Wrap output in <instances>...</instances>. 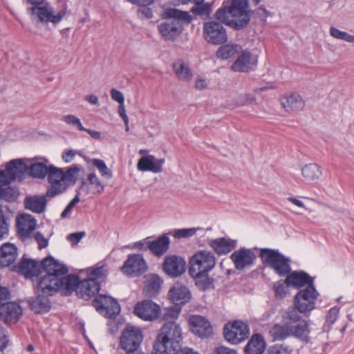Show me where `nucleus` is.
Returning a JSON list of instances; mask_svg holds the SVG:
<instances>
[{
  "mask_svg": "<svg viewBox=\"0 0 354 354\" xmlns=\"http://www.w3.org/2000/svg\"><path fill=\"white\" fill-rule=\"evenodd\" d=\"M250 10L246 0H233L230 6L224 5L216 12L220 21L236 29L245 28L250 20Z\"/></svg>",
  "mask_w": 354,
  "mask_h": 354,
  "instance_id": "1",
  "label": "nucleus"
},
{
  "mask_svg": "<svg viewBox=\"0 0 354 354\" xmlns=\"http://www.w3.org/2000/svg\"><path fill=\"white\" fill-rule=\"evenodd\" d=\"M183 339V330L176 322H167L160 329L153 344V354H174Z\"/></svg>",
  "mask_w": 354,
  "mask_h": 354,
  "instance_id": "2",
  "label": "nucleus"
},
{
  "mask_svg": "<svg viewBox=\"0 0 354 354\" xmlns=\"http://www.w3.org/2000/svg\"><path fill=\"white\" fill-rule=\"evenodd\" d=\"M165 21L160 23L158 30L165 40L174 41L178 37L183 30L181 21L189 23L191 16L187 12H183L176 8H167L162 14Z\"/></svg>",
  "mask_w": 354,
  "mask_h": 354,
  "instance_id": "3",
  "label": "nucleus"
},
{
  "mask_svg": "<svg viewBox=\"0 0 354 354\" xmlns=\"http://www.w3.org/2000/svg\"><path fill=\"white\" fill-rule=\"evenodd\" d=\"M216 259L209 250H202L196 252L189 261V274L196 280V283L205 289L208 283V273L215 267Z\"/></svg>",
  "mask_w": 354,
  "mask_h": 354,
  "instance_id": "4",
  "label": "nucleus"
},
{
  "mask_svg": "<svg viewBox=\"0 0 354 354\" xmlns=\"http://www.w3.org/2000/svg\"><path fill=\"white\" fill-rule=\"evenodd\" d=\"M80 171V169L77 166L71 167L64 171L62 169L50 165L48 174L50 187L46 192V196L53 197L64 192L69 185L75 183Z\"/></svg>",
  "mask_w": 354,
  "mask_h": 354,
  "instance_id": "5",
  "label": "nucleus"
},
{
  "mask_svg": "<svg viewBox=\"0 0 354 354\" xmlns=\"http://www.w3.org/2000/svg\"><path fill=\"white\" fill-rule=\"evenodd\" d=\"M260 257L267 266L274 270L280 277L286 276L291 270L290 259L279 252L278 250L261 249Z\"/></svg>",
  "mask_w": 354,
  "mask_h": 354,
  "instance_id": "6",
  "label": "nucleus"
},
{
  "mask_svg": "<svg viewBox=\"0 0 354 354\" xmlns=\"http://www.w3.org/2000/svg\"><path fill=\"white\" fill-rule=\"evenodd\" d=\"M32 21L37 25L39 24L52 23L57 24L60 22L64 15V13L56 12L53 8L48 6H34L28 8Z\"/></svg>",
  "mask_w": 354,
  "mask_h": 354,
  "instance_id": "7",
  "label": "nucleus"
},
{
  "mask_svg": "<svg viewBox=\"0 0 354 354\" xmlns=\"http://www.w3.org/2000/svg\"><path fill=\"white\" fill-rule=\"evenodd\" d=\"M319 292L313 284H309L306 288L300 290L295 296V305L299 312L306 313L315 308Z\"/></svg>",
  "mask_w": 354,
  "mask_h": 354,
  "instance_id": "8",
  "label": "nucleus"
},
{
  "mask_svg": "<svg viewBox=\"0 0 354 354\" xmlns=\"http://www.w3.org/2000/svg\"><path fill=\"white\" fill-rule=\"evenodd\" d=\"M224 337L229 343L237 344L249 335V328L246 324L241 321H234L225 324L223 329Z\"/></svg>",
  "mask_w": 354,
  "mask_h": 354,
  "instance_id": "9",
  "label": "nucleus"
},
{
  "mask_svg": "<svg viewBox=\"0 0 354 354\" xmlns=\"http://www.w3.org/2000/svg\"><path fill=\"white\" fill-rule=\"evenodd\" d=\"M203 35L208 43L214 45H218L227 41L225 28L221 24L214 21L204 24Z\"/></svg>",
  "mask_w": 354,
  "mask_h": 354,
  "instance_id": "10",
  "label": "nucleus"
},
{
  "mask_svg": "<svg viewBox=\"0 0 354 354\" xmlns=\"http://www.w3.org/2000/svg\"><path fill=\"white\" fill-rule=\"evenodd\" d=\"M142 340L140 330L129 326L123 330L120 337V345L127 353L136 351Z\"/></svg>",
  "mask_w": 354,
  "mask_h": 354,
  "instance_id": "11",
  "label": "nucleus"
},
{
  "mask_svg": "<svg viewBox=\"0 0 354 354\" xmlns=\"http://www.w3.org/2000/svg\"><path fill=\"white\" fill-rule=\"evenodd\" d=\"M93 305L100 314L108 318L117 315L120 311L117 301L104 295L97 296L93 300Z\"/></svg>",
  "mask_w": 354,
  "mask_h": 354,
  "instance_id": "12",
  "label": "nucleus"
},
{
  "mask_svg": "<svg viewBox=\"0 0 354 354\" xmlns=\"http://www.w3.org/2000/svg\"><path fill=\"white\" fill-rule=\"evenodd\" d=\"M135 314L145 321L152 322L157 319L161 314L159 305L151 300H143L138 302L134 307Z\"/></svg>",
  "mask_w": 354,
  "mask_h": 354,
  "instance_id": "13",
  "label": "nucleus"
},
{
  "mask_svg": "<svg viewBox=\"0 0 354 354\" xmlns=\"http://www.w3.org/2000/svg\"><path fill=\"white\" fill-rule=\"evenodd\" d=\"M28 166L20 160L10 161L4 171L0 172V184L6 185L12 181L21 178L22 174L27 171Z\"/></svg>",
  "mask_w": 354,
  "mask_h": 354,
  "instance_id": "14",
  "label": "nucleus"
},
{
  "mask_svg": "<svg viewBox=\"0 0 354 354\" xmlns=\"http://www.w3.org/2000/svg\"><path fill=\"white\" fill-rule=\"evenodd\" d=\"M147 270V263L140 254H131L121 268L122 272L130 277H135L145 272Z\"/></svg>",
  "mask_w": 354,
  "mask_h": 354,
  "instance_id": "15",
  "label": "nucleus"
},
{
  "mask_svg": "<svg viewBox=\"0 0 354 354\" xmlns=\"http://www.w3.org/2000/svg\"><path fill=\"white\" fill-rule=\"evenodd\" d=\"M104 186L95 173H89L82 180L79 187V194L83 196L100 194L103 192Z\"/></svg>",
  "mask_w": 354,
  "mask_h": 354,
  "instance_id": "16",
  "label": "nucleus"
},
{
  "mask_svg": "<svg viewBox=\"0 0 354 354\" xmlns=\"http://www.w3.org/2000/svg\"><path fill=\"white\" fill-rule=\"evenodd\" d=\"M163 270L170 277H179L186 270V261L183 257L179 256H168L165 259Z\"/></svg>",
  "mask_w": 354,
  "mask_h": 354,
  "instance_id": "17",
  "label": "nucleus"
},
{
  "mask_svg": "<svg viewBox=\"0 0 354 354\" xmlns=\"http://www.w3.org/2000/svg\"><path fill=\"white\" fill-rule=\"evenodd\" d=\"M230 258L237 270H243L251 266L254 263L256 255L250 249L241 248L234 251Z\"/></svg>",
  "mask_w": 354,
  "mask_h": 354,
  "instance_id": "18",
  "label": "nucleus"
},
{
  "mask_svg": "<svg viewBox=\"0 0 354 354\" xmlns=\"http://www.w3.org/2000/svg\"><path fill=\"white\" fill-rule=\"evenodd\" d=\"M59 278L44 274L37 282V293L52 295L59 290Z\"/></svg>",
  "mask_w": 354,
  "mask_h": 354,
  "instance_id": "19",
  "label": "nucleus"
},
{
  "mask_svg": "<svg viewBox=\"0 0 354 354\" xmlns=\"http://www.w3.org/2000/svg\"><path fill=\"white\" fill-rule=\"evenodd\" d=\"M189 324L192 333L201 337H209L212 333L208 320L201 315H192L189 319Z\"/></svg>",
  "mask_w": 354,
  "mask_h": 354,
  "instance_id": "20",
  "label": "nucleus"
},
{
  "mask_svg": "<svg viewBox=\"0 0 354 354\" xmlns=\"http://www.w3.org/2000/svg\"><path fill=\"white\" fill-rule=\"evenodd\" d=\"M257 57L251 53L245 51L239 55L231 66L234 72H248L257 65Z\"/></svg>",
  "mask_w": 354,
  "mask_h": 354,
  "instance_id": "21",
  "label": "nucleus"
},
{
  "mask_svg": "<svg viewBox=\"0 0 354 354\" xmlns=\"http://www.w3.org/2000/svg\"><path fill=\"white\" fill-rule=\"evenodd\" d=\"M164 158L158 159L151 155L141 157L137 164V168L140 171H151L155 174L162 171V165L165 163Z\"/></svg>",
  "mask_w": 354,
  "mask_h": 354,
  "instance_id": "22",
  "label": "nucleus"
},
{
  "mask_svg": "<svg viewBox=\"0 0 354 354\" xmlns=\"http://www.w3.org/2000/svg\"><path fill=\"white\" fill-rule=\"evenodd\" d=\"M22 314L21 306L15 302H9L0 306V319L6 324L17 322Z\"/></svg>",
  "mask_w": 354,
  "mask_h": 354,
  "instance_id": "23",
  "label": "nucleus"
},
{
  "mask_svg": "<svg viewBox=\"0 0 354 354\" xmlns=\"http://www.w3.org/2000/svg\"><path fill=\"white\" fill-rule=\"evenodd\" d=\"M100 290V284L93 279L80 281L76 288V293L79 297L88 299Z\"/></svg>",
  "mask_w": 354,
  "mask_h": 354,
  "instance_id": "24",
  "label": "nucleus"
},
{
  "mask_svg": "<svg viewBox=\"0 0 354 354\" xmlns=\"http://www.w3.org/2000/svg\"><path fill=\"white\" fill-rule=\"evenodd\" d=\"M42 267L45 274L53 275L57 278L65 275L68 272L65 266L59 263L57 261L51 257L46 258L43 260Z\"/></svg>",
  "mask_w": 354,
  "mask_h": 354,
  "instance_id": "25",
  "label": "nucleus"
},
{
  "mask_svg": "<svg viewBox=\"0 0 354 354\" xmlns=\"http://www.w3.org/2000/svg\"><path fill=\"white\" fill-rule=\"evenodd\" d=\"M17 225L20 235L27 236L36 228L37 221L33 216L24 214L17 218Z\"/></svg>",
  "mask_w": 354,
  "mask_h": 354,
  "instance_id": "26",
  "label": "nucleus"
},
{
  "mask_svg": "<svg viewBox=\"0 0 354 354\" xmlns=\"http://www.w3.org/2000/svg\"><path fill=\"white\" fill-rule=\"evenodd\" d=\"M280 102L283 108L288 112L302 110L305 106L301 96L296 93L282 97Z\"/></svg>",
  "mask_w": 354,
  "mask_h": 354,
  "instance_id": "27",
  "label": "nucleus"
},
{
  "mask_svg": "<svg viewBox=\"0 0 354 354\" xmlns=\"http://www.w3.org/2000/svg\"><path fill=\"white\" fill-rule=\"evenodd\" d=\"M17 257V248L13 244L6 243L0 248V268L7 267L14 263Z\"/></svg>",
  "mask_w": 354,
  "mask_h": 354,
  "instance_id": "28",
  "label": "nucleus"
},
{
  "mask_svg": "<svg viewBox=\"0 0 354 354\" xmlns=\"http://www.w3.org/2000/svg\"><path fill=\"white\" fill-rule=\"evenodd\" d=\"M286 276L287 284L295 288H300L304 286H308L309 284H313L310 276L304 272H290Z\"/></svg>",
  "mask_w": 354,
  "mask_h": 354,
  "instance_id": "29",
  "label": "nucleus"
},
{
  "mask_svg": "<svg viewBox=\"0 0 354 354\" xmlns=\"http://www.w3.org/2000/svg\"><path fill=\"white\" fill-rule=\"evenodd\" d=\"M169 297L174 304L180 305L190 299V293L185 286L176 283L169 290Z\"/></svg>",
  "mask_w": 354,
  "mask_h": 354,
  "instance_id": "30",
  "label": "nucleus"
},
{
  "mask_svg": "<svg viewBox=\"0 0 354 354\" xmlns=\"http://www.w3.org/2000/svg\"><path fill=\"white\" fill-rule=\"evenodd\" d=\"M301 174L308 182H317L321 178L323 170L317 163H308L301 168Z\"/></svg>",
  "mask_w": 354,
  "mask_h": 354,
  "instance_id": "31",
  "label": "nucleus"
},
{
  "mask_svg": "<svg viewBox=\"0 0 354 354\" xmlns=\"http://www.w3.org/2000/svg\"><path fill=\"white\" fill-rule=\"evenodd\" d=\"M40 268L41 266L38 262L29 259H23L17 267V271L25 277L29 278L37 275Z\"/></svg>",
  "mask_w": 354,
  "mask_h": 354,
  "instance_id": "32",
  "label": "nucleus"
},
{
  "mask_svg": "<svg viewBox=\"0 0 354 354\" xmlns=\"http://www.w3.org/2000/svg\"><path fill=\"white\" fill-rule=\"evenodd\" d=\"M266 348V342L259 334L253 335L245 348V354H262Z\"/></svg>",
  "mask_w": 354,
  "mask_h": 354,
  "instance_id": "33",
  "label": "nucleus"
},
{
  "mask_svg": "<svg viewBox=\"0 0 354 354\" xmlns=\"http://www.w3.org/2000/svg\"><path fill=\"white\" fill-rule=\"evenodd\" d=\"M25 207L35 213H41L46 205L44 196H28L24 201Z\"/></svg>",
  "mask_w": 354,
  "mask_h": 354,
  "instance_id": "34",
  "label": "nucleus"
},
{
  "mask_svg": "<svg viewBox=\"0 0 354 354\" xmlns=\"http://www.w3.org/2000/svg\"><path fill=\"white\" fill-rule=\"evenodd\" d=\"M209 244L210 247L220 255L230 252L234 248V242L225 238L212 240Z\"/></svg>",
  "mask_w": 354,
  "mask_h": 354,
  "instance_id": "35",
  "label": "nucleus"
},
{
  "mask_svg": "<svg viewBox=\"0 0 354 354\" xmlns=\"http://www.w3.org/2000/svg\"><path fill=\"white\" fill-rule=\"evenodd\" d=\"M47 162V160L44 162H32L28 166L27 172L33 178L43 179L48 175L50 169V165L48 166Z\"/></svg>",
  "mask_w": 354,
  "mask_h": 354,
  "instance_id": "36",
  "label": "nucleus"
},
{
  "mask_svg": "<svg viewBox=\"0 0 354 354\" xmlns=\"http://www.w3.org/2000/svg\"><path fill=\"white\" fill-rule=\"evenodd\" d=\"M290 335H293L306 342L310 340L309 325L306 320H301L295 325H290Z\"/></svg>",
  "mask_w": 354,
  "mask_h": 354,
  "instance_id": "37",
  "label": "nucleus"
},
{
  "mask_svg": "<svg viewBox=\"0 0 354 354\" xmlns=\"http://www.w3.org/2000/svg\"><path fill=\"white\" fill-rule=\"evenodd\" d=\"M174 71L177 77L184 82L189 81L192 77V72L187 64L179 60L174 64Z\"/></svg>",
  "mask_w": 354,
  "mask_h": 354,
  "instance_id": "38",
  "label": "nucleus"
},
{
  "mask_svg": "<svg viewBox=\"0 0 354 354\" xmlns=\"http://www.w3.org/2000/svg\"><path fill=\"white\" fill-rule=\"evenodd\" d=\"M59 290L65 294H70L74 290L76 291L77 286L80 282L79 278L74 275L62 276L59 278Z\"/></svg>",
  "mask_w": 354,
  "mask_h": 354,
  "instance_id": "39",
  "label": "nucleus"
},
{
  "mask_svg": "<svg viewBox=\"0 0 354 354\" xmlns=\"http://www.w3.org/2000/svg\"><path fill=\"white\" fill-rule=\"evenodd\" d=\"M169 239L167 236H162L155 241H151L148 247L155 254L160 256L165 253L169 245Z\"/></svg>",
  "mask_w": 354,
  "mask_h": 354,
  "instance_id": "40",
  "label": "nucleus"
},
{
  "mask_svg": "<svg viewBox=\"0 0 354 354\" xmlns=\"http://www.w3.org/2000/svg\"><path fill=\"white\" fill-rule=\"evenodd\" d=\"M48 295H39L30 302L31 309L36 313H44L49 311L50 306L49 300L47 297Z\"/></svg>",
  "mask_w": 354,
  "mask_h": 354,
  "instance_id": "41",
  "label": "nucleus"
},
{
  "mask_svg": "<svg viewBox=\"0 0 354 354\" xmlns=\"http://www.w3.org/2000/svg\"><path fill=\"white\" fill-rule=\"evenodd\" d=\"M241 50V46L235 44H226L221 46L216 52V57L221 59H228L239 54Z\"/></svg>",
  "mask_w": 354,
  "mask_h": 354,
  "instance_id": "42",
  "label": "nucleus"
},
{
  "mask_svg": "<svg viewBox=\"0 0 354 354\" xmlns=\"http://www.w3.org/2000/svg\"><path fill=\"white\" fill-rule=\"evenodd\" d=\"M256 97L251 94H242L234 97L230 102L228 103L227 107L230 109H235L245 105H251L256 104Z\"/></svg>",
  "mask_w": 354,
  "mask_h": 354,
  "instance_id": "43",
  "label": "nucleus"
},
{
  "mask_svg": "<svg viewBox=\"0 0 354 354\" xmlns=\"http://www.w3.org/2000/svg\"><path fill=\"white\" fill-rule=\"evenodd\" d=\"M162 281L157 275L151 274L147 277L145 290L149 297L155 296L160 288Z\"/></svg>",
  "mask_w": 354,
  "mask_h": 354,
  "instance_id": "44",
  "label": "nucleus"
},
{
  "mask_svg": "<svg viewBox=\"0 0 354 354\" xmlns=\"http://www.w3.org/2000/svg\"><path fill=\"white\" fill-rule=\"evenodd\" d=\"M340 308L338 307H332L330 308L325 317V322L323 325V331L328 332L332 328V326L337 320L339 315Z\"/></svg>",
  "mask_w": 354,
  "mask_h": 354,
  "instance_id": "45",
  "label": "nucleus"
},
{
  "mask_svg": "<svg viewBox=\"0 0 354 354\" xmlns=\"http://www.w3.org/2000/svg\"><path fill=\"white\" fill-rule=\"evenodd\" d=\"M291 333L290 325H275L271 330L270 334L274 340H280L290 336Z\"/></svg>",
  "mask_w": 354,
  "mask_h": 354,
  "instance_id": "46",
  "label": "nucleus"
},
{
  "mask_svg": "<svg viewBox=\"0 0 354 354\" xmlns=\"http://www.w3.org/2000/svg\"><path fill=\"white\" fill-rule=\"evenodd\" d=\"M289 286L290 285L286 283V279L275 282L273 286L275 297L281 299L288 295L290 294Z\"/></svg>",
  "mask_w": 354,
  "mask_h": 354,
  "instance_id": "47",
  "label": "nucleus"
},
{
  "mask_svg": "<svg viewBox=\"0 0 354 354\" xmlns=\"http://www.w3.org/2000/svg\"><path fill=\"white\" fill-rule=\"evenodd\" d=\"M86 272L88 274V279H93L96 281L97 279H102L106 276L107 269L104 265H97L87 269Z\"/></svg>",
  "mask_w": 354,
  "mask_h": 354,
  "instance_id": "48",
  "label": "nucleus"
},
{
  "mask_svg": "<svg viewBox=\"0 0 354 354\" xmlns=\"http://www.w3.org/2000/svg\"><path fill=\"white\" fill-rule=\"evenodd\" d=\"M201 230V227L183 228L175 230L171 234L176 239L189 238L193 236Z\"/></svg>",
  "mask_w": 354,
  "mask_h": 354,
  "instance_id": "49",
  "label": "nucleus"
},
{
  "mask_svg": "<svg viewBox=\"0 0 354 354\" xmlns=\"http://www.w3.org/2000/svg\"><path fill=\"white\" fill-rule=\"evenodd\" d=\"M330 35L336 39L344 40L348 43H354V35H350L346 32L342 31L337 28L330 27Z\"/></svg>",
  "mask_w": 354,
  "mask_h": 354,
  "instance_id": "50",
  "label": "nucleus"
},
{
  "mask_svg": "<svg viewBox=\"0 0 354 354\" xmlns=\"http://www.w3.org/2000/svg\"><path fill=\"white\" fill-rule=\"evenodd\" d=\"M92 163L99 170L102 176L107 178H111L112 177L111 171L107 167L106 165L102 160L93 159Z\"/></svg>",
  "mask_w": 354,
  "mask_h": 354,
  "instance_id": "51",
  "label": "nucleus"
},
{
  "mask_svg": "<svg viewBox=\"0 0 354 354\" xmlns=\"http://www.w3.org/2000/svg\"><path fill=\"white\" fill-rule=\"evenodd\" d=\"M1 199H4L7 201H15L19 196V192L17 189L11 187H7L6 188L1 187Z\"/></svg>",
  "mask_w": 354,
  "mask_h": 354,
  "instance_id": "52",
  "label": "nucleus"
},
{
  "mask_svg": "<svg viewBox=\"0 0 354 354\" xmlns=\"http://www.w3.org/2000/svg\"><path fill=\"white\" fill-rule=\"evenodd\" d=\"M62 120L67 124L75 127L80 131L86 130L80 121V120L74 115L68 114L63 116Z\"/></svg>",
  "mask_w": 354,
  "mask_h": 354,
  "instance_id": "53",
  "label": "nucleus"
},
{
  "mask_svg": "<svg viewBox=\"0 0 354 354\" xmlns=\"http://www.w3.org/2000/svg\"><path fill=\"white\" fill-rule=\"evenodd\" d=\"M212 10V5L209 3H198L192 8V12L200 15H208Z\"/></svg>",
  "mask_w": 354,
  "mask_h": 354,
  "instance_id": "54",
  "label": "nucleus"
},
{
  "mask_svg": "<svg viewBox=\"0 0 354 354\" xmlns=\"http://www.w3.org/2000/svg\"><path fill=\"white\" fill-rule=\"evenodd\" d=\"M0 194H1V187L0 186ZM1 199V195H0ZM8 233V223L5 221L4 215L1 209H0V239L4 238Z\"/></svg>",
  "mask_w": 354,
  "mask_h": 354,
  "instance_id": "55",
  "label": "nucleus"
},
{
  "mask_svg": "<svg viewBox=\"0 0 354 354\" xmlns=\"http://www.w3.org/2000/svg\"><path fill=\"white\" fill-rule=\"evenodd\" d=\"M291 350L282 344H277L270 348L269 354H290Z\"/></svg>",
  "mask_w": 354,
  "mask_h": 354,
  "instance_id": "56",
  "label": "nucleus"
},
{
  "mask_svg": "<svg viewBox=\"0 0 354 354\" xmlns=\"http://www.w3.org/2000/svg\"><path fill=\"white\" fill-rule=\"evenodd\" d=\"M180 313V310L176 307L169 308L166 309L164 313V319L168 320L169 319H176Z\"/></svg>",
  "mask_w": 354,
  "mask_h": 354,
  "instance_id": "57",
  "label": "nucleus"
},
{
  "mask_svg": "<svg viewBox=\"0 0 354 354\" xmlns=\"http://www.w3.org/2000/svg\"><path fill=\"white\" fill-rule=\"evenodd\" d=\"M110 94L111 96V98L118 102L119 104H124V97L123 93L115 89V88H111L110 91Z\"/></svg>",
  "mask_w": 354,
  "mask_h": 354,
  "instance_id": "58",
  "label": "nucleus"
},
{
  "mask_svg": "<svg viewBox=\"0 0 354 354\" xmlns=\"http://www.w3.org/2000/svg\"><path fill=\"white\" fill-rule=\"evenodd\" d=\"M85 236L84 232H79L76 233L70 234L67 236V239L71 242L73 245H76L84 236Z\"/></svg>",
  "mask_w": 354,
  "mask_h": 354,
  "instance_id": "59",
  "label": "nucleus"
},
{
  "mask_svg": "<svg viewBox=\"0 0 354 354\" xmlns=\"http://www.w3.org/2000/svg\"><path fill=\"white\" fill-rule=\"evenodd\" d=\"M34 238L38 243V247L40 250L46 248L48 244V241L46 239L43 234L37 232L35 234Z\"/></svg>",
  "mask_w": 354,
  "mask_h": 354,
  "instance_id": "60",
  "label": "nucleus"
},
{
  "mask_svg": "<svg viewBox=\"0 0 354 354\" xmlns=\"http://www.w3.org/2000/svg\"><path fill=\"white\" fill-rule=\"evenodd\" d=\"M10 298V292L5 287L0 286V306L8 304V300Z\"/></svg>",
  "mask_w": 354,
  "mask_h": 354,
  "instance_id": "61",
  "label": "nucleus"
},
{
  "mask_svg": "<svg viewBox=\"0 0 354 354\" xmlns=\"http://www.w3.org/2000/svg\"><path fill=\"white\" fill-rule=\"evenodd\" d=\"M212 354H237L236 351L232 348L220 346L216 347Z\"/></svg>",
  "mask_w": 354,
  "mask_h": 354,
  "instance_id": "62",
  "label": "nucleus"
},
{
  "mask_svg": "<svg viewBox=\"0 0 354 354\" xmlns=\"http://www.w3.org/2000/svg\"><path fill=\"white\" fill-rule=\"evenodd\" d=\"M8 342L5 330L0 328V351L4 349Z\"/></svg>",
  "mask_w": 354,
  "mask_h": 354,
  "instance_id": "63",
  "label": "nucleus"
},
{
  "mask_svg": "<svg viewBox=\"0 0 354 354\" xmlns=\"http://www.w3.org/2000/svg\"><path fill=\"white\" fill-rule=\"evenodd\" d=\"M194 86L198 90H203L207 87V82L205 79L199 77L196 80Z\"/></svg>",
  "mask_w": 354,
  "mask_h": 354,
  "instance_id": "64",
  "label": "nucleus"
}]
</instances>
